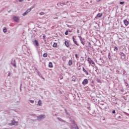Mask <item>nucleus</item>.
I'll use <instances>...</instances> for the list:
<instances>
[{"label":"nucleus","mask_w":129,"mask_h":129,"mask_svg":"<svg viewBox=\"0 0 129 129\" xmlns=\"http://www.w3.org/2000/svg\"><path fill=\"white\" fill-rule=\"evenodd\" d=\"M34 42L35 43V45L39 47V42H38V40H35Z\"/></svg>","instance_id":"nucleus-12"},{"label":"nucleus","mask_w":129,"mask_h":129,"mask_svg":"<svg viewBox=\"0 0 129 129\" xmlns=\"http://www.w3.org/2000/svg\"><path fill=\"white\" fill-rule=\"evenodd\" d=\"M69 5V6H70V4H68V5Z\"/></svg>","instance_id":"nucleus-44"},{"label":"nucleus","mask_w":129,"mask_h":129,"mask_svg":"<svg viewBox=\"0 0 129 129\" xmlns=\"http://www.w3.org/2000/svg\"><path fill=\"white\" fill-rule=\"evenodd\" d=\"M55 19H58V18H55Z\"/></svg>","instance_id":"nucleus-46"},{"label":"nucleus","mask_w":129,"mask_h":129,"mask_svg":"<svg viewBox=\"0 0 129 129\" xmlns=\"http://www.w3.org/2000/svg\"><path fill=\"white\" fill-rule=\"evenodd\" d=\"M19 3H23L24 2V0H18Z\"/></svg>","instance_id":"nucleus-30"},{"label":"nucleus","mask_w":129,"mask_h":129,"mask_svg":"<svg viewBox=\"0 0 129 129\" xmlns=\"http://www.w3.org/2000/svg\"><path fill=\"white\" fill-rule=\"evenodd\" d=\"M45 37H46V36H45V35L43 36V38H45Z\"/></svg>","instance_id":"nucleus-40"},{"label":"nucleus","mask_w":129,"mask_h":129,"mask_svg":"<svg viewBox=\"0 0 129 129\" xmlns=\"http://www.w3.org/2000/svg\"><path fill=\"white\" fill-rule=\"evenodd\" d=\"M65 112L66 114L67 115L68 117H70V114L67 112V110L65 109Z\"/></svg>","instance_id":"nucleus-13"},{"label":"nucleus","mask_w":129,"mask_h":129,"mask_svg":"<svg viewBox=\"0 0 129 129\" xmlns=\"http://www.w3.org/2000/svg\"><path fill=\"white\" fill-rule=\"evenodd\" d=\"M8 76H11V73L9 72V73H8Z\"/></svg>","instance_id":"nucleus-35"},{"label":"nucleus","mask_w":129,"mask_h":129,"mask_svg":"<svg viewBox=\"0 0 129 129\" xmlns=\"http://www.w3.org/2000/svg\"><path fill=\"white\" fill-rule=\"evenodd\" d=\"M69 5V6H70V4H68V5Z\"/></svg>","instance_id":"nucleus-45"},{"label":"nucleus","mask_w":129,"mask_h":129,"mask_svg":"<svg viewBox=\"0 0 129 129\" xmlns=\"http://www.w3.org/2000/svg\"><path fill=\"white\" fill-rule=\"evenodd\" d=\"M69 2H67V4H69Z\"/></svg>","instance_id":"nucleus-43"},{"label":"nucleus","mask_w":129,"mask_h":129,"mask_svg":"<svg viewBox=\"0 0 129 129\" xmlns=\"http://www.w3.org/2000/svg\"><path fill=\"white\" fill-rule=\"evenodd\" d=\"M77 32L78 33H79V30L78 29V30H77Z\"/></svg>","instance_id":"nucleus-39"},{"label":"nucleus","mask_w":129,"mask_h":129,"mask_svg":"<svg viewBox=\"0 0 129 129\" xmlns=\"http://www.w3.org/2000/svg\"><path fill=\"white\" fill-rule=\"evenodd\" d=\"M82 44H83V45H84V42H83V39L82 38L81 39H80Z\"/></svg>","instance_id":"nucleus-20"},{"label":"nucleus","mask_w":129,"mask_h":129,"mask_svg":"<svg viewBox=\"0 0 129 129\" xmlns=\"http://www.w3.org/2000/svg\"><path fill=\"white\" fill-rule=\"evenodd\" d=\"M68 27H70L69 25H68Z\"/></svg>","instance_id":"nucleus-47"},{"label":"nucleus","mask_w":129,"mask_h":129,"mask_svg":"<svg viewBox=\"0 0 129 129\" xmlns=\"http://www.w3.org/2000/svg\"><path fill=\"white\" fill-rule=\"evenodd\" d=\"M29 101L31 103H34L35 102V101L32 100H29Z\"/></svg>","instance_id":"nucleus-26"},{"label":"nucleus","mask_w":129,"mask_h":129,"mask_svg":"<svg viewBox=\"0 0 129 129\" xmlns=\"http://www.w3.org/2000/svg\"><path fill=\"white\" fill-rule=\"evenodd\" d=\"M48 67H49V68H52L53 67V63L50 62L49 63Z\"/></svg>","instance_id":"nucleus-14"},{"label":"nucleus","mask_w":129,"mask_h":129,"mask_svg":"<svg viewBox=\"0 0 129 129\" xmlns=\"http://www.w3.org/2000/svg\"><path fill=\"white\" fill-rule=\"evenodd\" d=\"M39 15H40V16H43V15H45V13H44L43 12H41L39 13Z\"/></svg>","instance_id":"nucleus-23"},{"label":"nucleus","mask_w":129,"mask_h":129,"mask_svg":"<svg viewBox=\"0 0 129 129\" xmlns=\"http://www.w3.org/2000/svg\"><path fill=\"white\" fill-rule=\"evenodd\" d=\"M65 35H68V31H66L65 32Z\"/></svg>","instance_id":"nucleus-32"},{"label":"nucleus","mask_w":129,"mask_h":129,"mask_svg":"<svg viewBox=\"0 0 129 129\" xmlns=\"http://www.w3.org/2000/svg\"><path fill=\"white\" fill-rule=\"evenodd\" d=\"M31 11H32L31 8L27 9L26 10V11L22 14V16H23L24 17H25V16H27V14H29V13H30V12H31Z\"/></svg>","instance_id":"nucleus-2"},{"label":"nucleus","mask_w":129,"mask_h":129,"mask_svg":"<svg viewBox=\"0 0 129 129\" xmlns=\"http://www.w3.org/2000/svg\"><path fill=\"white\" fill-rule=\"evenodd\" d=\"M64 43L66 46H67V47H69V43L68 42L65 41Z\"/></svg>","instance_id":"nucleus-19"},{"label":"nucleus","mask_w":129,"mask_h":129,"mask_svg":"<svg viewBox=\"0 0 129 129\" xmlns=\"http://www.w3.org/2000/svg\"><path fill=\"white\" fill-rule=\"evenodd\" d=\"M3 32H4V33H7V28L4 29H3Z\"/></svg>","instance_id":"nucleus-24"},{"label":"nucleus","mask_w":129,"mask_h":129,"mask_svg":"<svg viewBox=\"0 0 129 129\" xmlns=\"http://www.w3.org/2000/svg\"><path fill=\"white\" fill-rule=\"evenodd\" d=\"M123 22H124V24L125 26L128 25L129 22H128V21H127V20H124Z\"/></svg>","instance_id":"nucleus-9"},{"label":"nucleus","mask_w":129,"mask_h":129,"mask_svg":"<svg viewBox=\"0 0 129 129\" xmlns=\"http://www.w3.org/2000/svg\"><path fill=\"white\" fill-rule=\"evenodd\" d=\"M44 118H46V115L45 114H41L37 116V120H38L39 121H40V120L44 119Z\"/></svg>","instance_id":"nucleus-1"},{"label":"nucleus","mask_w":129,"mask_h":129,"mask_svg":"<svg viewBox=\"0 0 129 129\" xmlns=\"http://www.w3.org/2000/svg\"><path fill=\"white\" fill-rule=\"evenodd\" d=\"M20 91H22V87H20Z\"/></svg>","instance_id":"nucleus-41"},{"label":"nucleus","mask_w":129,"mask_h":129,"mask_svg":"<svg viewBox=\"0 0 129 129\" xmlns=\"http://www.w3.org/2000/svg\"><path fill=\"white\" fill-rule=\"evenodd\" d=\"M97 17L98 18H101V17H102V14L99 13L97 15Z\"/></svg>","instance_id":"nucleus-16"},{"label":"nucleus","mask_w":129,"mask_h":129,"mask_svg":"<svg viewBox=\"0 0 129 129\" xmlns=\"http://www.w3.org/2000/svg\"><path fill=\"white\" fill-rule=\"evenodd\" d=\"M60 121H62V122H65V120L62 119V118L60 117H57V118Z\"/></svg>","instance_id":"nucleus-15"},{"label":"nucleus","mask_w":129,"mask_h":129,"mask_svg":"<svg viewBox=\"0 0 129 129\" xmlns=\"http://www.w3.org/2000/svg\"><path fill=\"white\" fill-rule=\"evenodd\" d=\"M112 113H115V110H113V111H112Z\"/></svg>","instance_id":"nucleus-37"},{"label":"nucleus","mask_w":129,"mask_h":129,"mask_svg":"<svg viewBox=\"0 0 129 129\" xmlns=\"http://www.w3.org/2000/svg\"><path fill=\"white\" fill-rule=\"evenodd\" d=\"M90 45H91L90 42H89V43H88V46H89V47H91V46H90Z\"/></svg>","instance_id":"nucleus-33"},{"label":"nucleus","mask_w":129,"mask_h":129,"mask_svg":"<svg viewBox=\"0 0 129 129\" xmlns=\"http://www.w3.org/2000/svg\"><path fill=\"white\" fill-rule=\"evenodd\" d=\"M18 121L13 120L11 123H9V125H18Z\"/></svg>","instance_id":"nucleus-3"},{"label":"nucleus","mask_w":129,"mask_h":129,"mask_svg":"<svg viewBox=\"0 0 129 129\" xmlns=\"http://www.w3.org/2000/svg\"><path fill=\"white\" fill-rule=\"evenodd\" d=\"M75 56L77 58V60H78V56H77V54H75Z\"/></svg>","instance_id":"nucleus-31"},{"label":"nucleus","mask_w":129,"mask_h":129,"mask_svg":"<svg viewBox=\"0 0 129 129\" xmlns=\"http://www.w3.org/2000/svg\"><path fill=\"white\" fill-rule=\"evenodd\" d=\"M73 40L74 43H75L76 45H77V46H78V44H77V41H76V40H75V39L74 38V36H73Z\"/></svg>","instance_id":"nucleus-11"},{"label":"nucleus","mask_w":129,"mask_h":129,"mask_svg":"<svg viewBox=\"0 0 129 129\" xmlns=\"http://www.w3.org/2000/svg\"><path fill=\"white\" fill-rule=\"evenodd\" d=\"M120 55L121 56V59H122L123 60H124V59H125V56H124V53H123V52H121V53H120Z\"/></svg>","instance_id":"nucleus-5"},{"label":"nucleus","mask_w":129,"mask_h":129,"mask_svg":"<svg viewBox=\"0 0 129 129\" xmlns=\"http://www.w3.org/2000/svg\"><path fill=\"white\" fill-rule=\"evenodd\" d=\"M123 4H124V2H120V5H123Z\"/></svg>","instance_id":"nucleus-29"},{"label":"nucleus","mask_w":129,"mask_h":129,"mask_svg":"<svg viewBox=\"0 0 129 129\" xmlns=\"http://www.w3.org/2000/svg\"><path fill=\"white\" fill-rule=\"evenodd\" d=\"M83 70L87 75H89V73L87 72V71H86V70H85V69H84V67H83Z\"/></svg>","instance_id":"nucleus-8"},{"label":"nucleus","mask_w":129,"mask_h":129,"mask_svg":"<svg viewBox=\"0 0 129 129\" xmlns=\"http://www.w3.org/2000/svg\"><path fill=\"white\" fill-rule=\"evenodd\" d=\"M87 83H88V80L87 79H85L84 80V81L82 82V84H83V85H85L86 84H87Z\"/></svg>","instance_id":"nucleus-6"},{"label":"nucleus","mask_w":129,"mask_h":129,"mask_svg":"<svg viewBox=\"0 0 129 129\" xmlns=\"http://www.w3.org/2000/svg\"><path fill=\"white\" fill-rule=\"evenodd\" d=\"M47 56H48V54L47 53L43 54V57H44V58H46V57H47Z\"/></svg>","instance_id":"nucleus-25"},{"label":"nucleus","mask_w":129,"mask_h":129,"mask_svg":"<svg viewBox=\"0 0 129 129\" xmlns=\"http://www.w3.org/2000/svg\"><path fill=\"white\" fill-rule=\"evenodd\" d=\"M88 61H89H89H90V60H91V59H90V58H88Z\"/></svg>","instance_id":"nucleus-38"},{"label":"nucleus","mask_w":129,"mask_h":129,"mask_svg":"<svg viewBox=\"0 0 129 129\" xmlns=\"http://www.w3.org/2000/svg\"><path fill=\"white\" fill-rule=\"evenodd\" d=\"M79 38L80 40H81V39L82 38V37H81V36H79Z\"/></svg>","instance_id":"nucleus-34"},{"label":"nucleus","mask_w":129,"mask_h":129,"mask_svg":"<svg viewBox=\"0 0 129 129\" xmlns=\"http://www.w3.org/2000/svg\"><path fill=\"white\" fill-rule=\"evenodd\" d=\"M90 63H91L92 64H94V61H92L91 62H90Z\"/></svg>","instance_id":"nucleus-36"},{"label":"nucleus","mask_w":129,"mask_h":129,"mask_svg":"<svg viewBox=\"0 0 129 129\" xmlns=\"http://www.w3.org/2000/svg\"><path fill=\"white\" fill-rule=\"evenodd\" d=\"M117 119H121V117L120 116H117Z\"/></svg>","instance_id":"nucleus-27"},{"label":"nucleus","mask_w":129,"mask_h":129,"mask_svg":"<svg viewBox=\"0 0 129 129\" xmlns=\"http://www.w3.org/2000/svg\"><path fill=\"white\" fill-rule=\"evenodd\" d=\"M43 103H42V101L41 100H39L38 101V105L39 106H42Z\"/></svg>","instance_id":"nucleus-10"},{"label":"nucleus","mask_w":129,"mask_h":129,"mask_svg":"<svg viewBox=\"0 0 129 129\" xmlns=\"http://www.w3.org/2000/svg\"><path fill=\"white\" fill-rule=\"evenodd\" d=\"M61 7H63V6H65V3L64 2H60L59 3Z\"/></svg>","instance_id":"nucleus-17"},{"label":"nucleus","mask_w":129,"mask_h":129,"mask_svg":"<svg viewBox=\"0 0 129 129\" xmlns=\"http://www.w3.org/2000/svg\"><path fill=\"white\" fill-rule=\"evenodd\" d=\"M13 19L15 22H19V18L16 16L13 17Z\"/></svg>","instance_id":"nucleus-7"},{"label":"nucleus","mask_w":129,"mask_h":129,"mask_svg":"<svg viewBox=\"0 0 129 129\" xmlns=\"http://www.w3.org/2000/svg\"><path fill=\"white\" fill-rule=\"evenodd\" d=\"M73 62L72 61V60H70L69 61V64L70 66H71V65L73 64Z\"/></svg>","instance_id":"nucleus-18"},{"label":"nucleus","mask_w":129,"mask_h":129,"mask_svg":"<svg viewBox=\"0 0 129 129\" xmlns=\"http://www.w3.org/2000/svg\"><path fill=\"white\" fill-rule=\"evenodd\" d=\"M11 64L12 65H13V66H14V67H17V65H16V60L15 59H13L12 60V62H11Z\"/></svg>","instance_id":"nucleus-4"},{"label":"nucleus","mask_w":129,"mask_h":129,"mask_svg":"<svg viewBox=\"0 0 129 129\" xmlns=\"http://www.w3.org/2000/svg\"><path fill=\"white\" fill-rule=\"evenodd\" d=\"M115 50H118V48H117V47L115 46L114 49V51H115Z\"/></svg>","instance_id":"nucleus-28"},{"label":"nucleus","mask_w":129,"mask_h":129,"mask_svg":"<svg viewBox=\"0 0 129 129\" xmlns=\"http://www.w3.org/2000/svg\"><path fill=\"white\" fill-rule=\"evenodd\" d=\"M123 74H124V73H125V71H124L123 72Z\"/></svg>","instance_id":"nucleus-42"},{"label":"nucleus","mask_w":129,"mask_h":129,"mask_svg":"<svg viewBox=\"0 0 129 129\" xmlns=\"http://www.w3.org/2000/svg\"><path fill=\"white\" fill-rule=\"evenodd\" d=\"M81 62H83V61H84V57H81Z\"/></svg>","instance_id":"nucleus-22"},{"label":"nucleus","mask_w":129,"mask_h":129,"mask_svg":"<svg viewBox=\"0 0 129 129\" xmlns=\"http://www.w3.org/2000/svg\"><path fill=\"white\" fill-rule=\"evenodd\" d=\"M53 47L54 48H55V47H57V43H54L53 44Z\"/></svg>","instance_id":"nucleus-21"}]
</instances>
